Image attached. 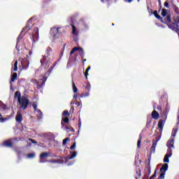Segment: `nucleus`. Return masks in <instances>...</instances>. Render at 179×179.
I'll return each mask as SVG.
<instances>
[{
  "label": "nucleus",
  "mask_w": 179,
  "mask_h": 179,
  "mask_svg": "<svg viewBox=\"0 0 179 179\" xmlns=\"http://www.w3.org/2000/svg\"><path fill=\"white\" fill-rule=\"evenodd\" d=\"M154 15H155V17L157 19H158L159 20H161V22H162V20H163V18H162V17L159 14H157V11L155 10L154 12Z\"/></svg>",
  "instance_id": "28"
},
{
  "label": "nucleus",
  "mask_w": 179,
  "mask_h": 179,
  "mask_svg": "<svg viewBox=\"0 0 179 179\" xmlns=\"http://www.w3.org/2000/svg\"><path fill=\"white\" fill-rule=\"evenodd\" d=\"M32 107H33L34 111H36V110H38V108H37V103L36 102L33 103Z\"/></svg>",
  "instance_id": "42"
},
{
  "label": "nucleus",
  "mask_w": 179,
  "mask_h": 179,
  "mask_svg": "<svg viewBox=\"0 0 179 179\" xmlns=\"http://www.w3.org/2000/svg\"><path fill=\"white\" fill-rule=\"evenodd\" d=\"M75 148H76V143H73V144L70 147V149L72 150Z\"/></svg>",
  "instance_id": "47"
},
{
  "label": "nucleus",
  "mask_w": 179,
  "mask_h": 179,
  "mask_svg": "<svg viewBox=\"0 0 179 179\" xmlns=\"http://www.w3.org/2000/svg\"><path fill=\"white\" fill-rule=\"evenodd\" d=\"M57 64H58V62H55L53 65L50 66V68L48 69V72H46L45 73V75L43 76V80L40 79L39 81L36 83L37 89H41L43 87V86H45V81L47 80V78H48V76H50V73H51L52 72V69H54V68H55Z\"/></svg>",
  "instance_id": "1"
},
{
  "label": "nucleus",
  "mask_w": 179,
  "mask_h": 179,
  "mask_svg": "<svg viewBox=\"0 0 179 179\" xmlns=\"http://www.w3.org/2000/svg\"><path fill=\"white\" fill-rule=\"evenodd\" d=\"M90 66H89L85 71V76L86 79H87V76H89V71H90Z\"/></svg>",
  "instance_id": "32"
},
{
  "label": "nucleus",
  "mask_w": 179,
  "mask_h": 179,
  "mask_svg": "<svg viewBox=\"0 0 179 179\" xmlns=\"http://www.w3.org/2000/svg\"><path fill=\"white\" fill-rule=\"evenodd\" d=\"M174 9H175L176 13H177V15H179L178 8L177 6H175V7H174Z\"/></svg>",
  "instance_id": "48"
},
{
  "label": "nucleus",
  "mask_w": 179,
  "mask_h": 179,
  "mask_svg": "<svg viewBox=\"0 0 179 179\" xmlns=\"http://www.w3.org/2000/svg\"><path fill=\"white\" fill-rule=\"evenodd\" d=\"M173 21L175 22H172V23L168 24V27H169V29H171V30H173V31H176V33H178V31H179V29H178L179 15L174 16Z\"/></svg>",
  "instance_id": "2"
},
{
  "label": "nucleus",
  "mask_w": 179,
  "mask_h": 179,
  "mask_svg": "<svg viewBox=\"0 0 179 179\" xmlns=\"http://www.w3.org/2000/svg\"><path fill=\"white\" fill-rule=\"evenodd\" d=\"M21 65H22V69H24V70L27 69V68H29V61L22 60L21 62Z\"/></svg>",
  "instance_id": "13"
},
{
  "label": "nucleus",
  "mask_w": 179,
  "mask_h": 179,
  "mask_svg": "<svg viewBox=\"0 0 179 179\" xmlns=\"http://www.w3.org/2000/svg\"><path fill=\"white\" fill-rule=\"evenodd\" d=\"M169 170V164H164L160 169V171H167Z\"/></svg>",
  "instance_id": "23"
},
{
  "label": "nucleus",
  "mask_w": 179,
  "mask_h": 179,
  "mask_svg": "<svg viewBox=\"0 0 179 179\" xmlns=\"http://www.w3.org/2000/svg\"><path fill=\"white\" fill-rule=\"evenodd\" d=\"M171 157H169L167 155H165L164 158V163H169L170 162V159Z\"/></svg>",
  "instance_id": "33"
},
{
  "label": "nucleus",
  "mask_w": 179,
  "mask_h": 179,
  "mask_svg": "<svg viewBox=\"0 0 179 179\" xmlns=\"http://www.w3.org/2000/svg\"><path fill=\"white\" fill-rule=\"evenodd\" d=\"M1 122H3V121H6V118H0Z\"/></svg>",
  "instance_id": "57"
},
{
  "label": "nucleus",
  "mask_w": 179,
  "mask_h": 179,
  "mask_svg": "<svg viewBox=\"0 0 179 179\" xmlns=\"http://www.w3.org/2000/svg\"><path fill=\"white\" fill-rule=\"evenodd\" d=\"M158 2L159 3V5H162V1L161 0H158Z\"/></svg>",
  "instance_id": "60"
},
{
  "label": "nucleus",
  "mask_w": 179,
  "mask_h": 179,
  "mask_svg": "<svg viewBox=\"0 0 179 179\" xmlns=\"http://www.w3.org/2000/svg\"><path fill=\"white\" fill-rule=\"evenodd\" d=\"M66 43H64V48H63L64 50H65V47H66Z\"/></svg>",
  "instance_id": "61"
},
{
  "label": "nucleus",
  "mask_w": 179,
  "mask_h": 179,
  "mask_svg": "<svg viewBox=\"0 0 179 179\" xmlns=\"http://www.w3.org/2000/svg\"><path fill=\"white\" fill-rule=\"evenodd\" d=\"M47 162H48V160H45V161L41 160V161H39V162H41V163H47Z\"/></svg>",
  "instance_id": "55"
},
{
  "label": "nucleus",
  "mask_w": 179,
  "mask_h": 179,
  "mask_svg": "<svg viewBox=\"0 0 179 179\" xmlns=\"http://www.w3.org/2000/svg\"><path fill=\"white\" fill-rule=\"evenodd\" d=\"M141 171L138 170V173L137 174V176H136V178L138 179L139 178V177H141Z\"/></svg>",
  "instance_id": "52"
},
{
  "label": "nucleus",
  "mask_w": 179,
  "mask_h": 179,
  "mask_svg": "<svg viewBox=\"0 0 179 179\" xmlns=\"http://www.w3.org/2000/svg\"><path fill=\"white\" fill-rule=\"evenodd\" d=\"M35 156H36V154H34L33 152L27 155V157L29 159H33Z\"/></svg>",
  "instance_id": "38"
},
{
  "label": "nucleus",
  "mask_w": 179,
  "mask_h": 179,
  "mask_svg": "<svg viewBox=\"0 0 179 179\" xmlns=\"http://www.w3.org/2000/svg\"><path fill=\"white\" fill-rule=\"evenodd\" d=\"M69 138H66L63 140V145H66V142H68Z\"/></svg>",
  "instance_id": "44"
},
{
  "label": "nucleus",
  "mask_w": 179,
  "mask_h": 179,
  "mask_svg": "<svg viewBox=\"0 0 179 179\" xmlns=\"http://www.w3.org/2000/svg\"><path fill=\"white\" fill-rule=\"evenodd\" d=\"M0 108H3V110H8V107L2 101H0Z\"/></svg>",
  "instance_id": "27"
},
{
  "label": "nucleus",
  "mask_w": 179,
  "mask_h": 179,
  "mask_svg": "<svg viewBox=\"0 0 179 179\" xmlns=\"http://www.w3.org/2000/svg\"><path fill=\"white\" fill-rule=\"evenodd\" d=\"M159 141H160V138H158L152 142V145L150 148L151 153H155V152H156V146H157V143Z\"/></svg>",
  "instance_id": "8"
},
{
  "label": "nucleus",
  "mask_w": 179,
  "mask_h": 179,
  "mask_svg": "<svg viewBox=\"0 0 179 179\" xmlns=\"http://www.w3.org/2000/svg\"><path fill=\"white\" fill-rule=\"evenodd\" d=\"M31 54H32V52H31V50H30V51L29 52V55H31Z\"/></svg>",
  "instance_id": "62"
},
{
  "label": "nucleus",
  "mask_w": 179,
  "mask_h": 179,
  "mask_svg": "<svg viewBox=\"0 0 179 179\" xmlns=\"http://www.w3.org/2000/svg\"><path fill=\"white\" fill-rule=\"evenodd\" d=\"M76 51H80V55L82 59H83V58H85V52L83 51V48H82L80 47L73 48L70 52V55H72V54H73V52H75Z\"/></svg>",
  "instance_id": "6"
},
{
  "label": "nucleus",
  "mask_w": 179,
  "mask_h": 179,
  "mask_svg": "<svg viewBox=\"0 0 179 179\" xmlns=\"http://www.w3.org/2000/svg\"><path fill=\"white\" fill-rule=\"evenodd\" d=\"M178 131V129H176V128L173 129L171 138H176Z\"/></svg>",
  "instance_id": "25"
},
{
  "label": "nucleus",
  "mask_w": 179,
  "mask_h": 179,
  "mask_svg": "<svg viewBox=\"0 0 179 179\" xmlns=\"http://www.w3.org/2000/svg\"><path fill=\"white\" fill-rule=\"evenodd\" d=\"M19 104L20 105L21 108H23V110H26L27 107L29 106V104H30V100L29 98L22 96L20 99L18 101Z\"/></svg>",
  "instance_id": "3"
},
{
  "label": "nucleus",
  "mask_w": 179,
  "mask_h": 179,
  "mask_svg": "<svg viewBox=\"0 0 179 179\" xmlns=\"http://www.w3.org/2000/svg\"><path fill=\"white\" fill-rule=\"evenodd\" d=\"M49 163H54V164H58L59 163V160L58 159H50L48 161Z\"/></svg>",
  "instance_id": "36"
},
{
  "label": "nucleus",
  "mask_w": 179,
  "mask_h": 179,
  "mask_svg": "<svg viewBox=\"0 0 179 179\" xmlns=\"http://www.w3.org/2000/svg\"><path fill=\"white\" fill-rule=\"evenodd\" d=\"M106 5H107L108 8H110L111 4L113 3L112 0H106Z\"/></svg>",
  "instance_id": "39"
},
{
  "label": "nucleus",
  "mask_w": 179,
  "mask_h": 179,
  "mask_svg": "<svg viewBox=\"0 0 179 179\" xmlns=\"http://www.w3.org/2000/svg\"><path fill=\"white\" fill-rule=\"evenodd\" d=\"M78 125L79 129H80V127H82V122H80V119H79V120H78Z\"/></svg>",
  "instance_id": "51"
},
{
  "label": "nucleus",
  "mask_w": 179,
  "mask_h": 179,
  "mask_svg": "<svg viewBox=\"0 0 179 179\" xmlns=\"http://www.w3.org/2000/svg\"><path fill=\"white\" fill-rule=\"evenodd\" d=\"M59 27H53L50 29V34L52 35L53 40H57L59 36V34H61V33H59Z\"/></svg>",
  "instance_id": "5"
},
{
  "label": "nucleus",
  "mask_w": 179,
  "mask_h": 179,
  "mask_svg": "<svg viewBox=\"0 0 179 179\" xmlns=\"http://www.w3.org/2000/svg\"><path fill=\"white\" fill-rule=\"evenodd\" d=\"M71 115V113H69V111L68 110H64V112L62 113V116L63 117H69Z\"/></svg>",
  "instance_id": "29"
},
{
  "label": "nucleus",
  "mask_w": 179,
  "mask_h": 179,
  "mask_svg": "<svg viewBox=\"0 0 179 179\" xmlns=\"http://www.w3.org/2000/svg\"><path fill=\"white\" fill-rule=\"evenodd\" d=\"M34 31H36V34H32V36H31V40L33 41V43H36V41H37V40H38V37L37 36H38V28H35Z\"/></svg>",
  "instance_id": "9"
},
{
  "label": "nucleus",
  "mask_w": 179,
  "mask_h": 179,
  "mask_svg": "<svg viewBox=\"0 0 179 179\" xmlns=\"http://www.w3.org/2000/svg\"><path fill=\"white\" fill-rule=\"evenodd\" d=\"M23 32H24L23 30H22L20 35L17 38V43H19V41H20V40H22V38H23V37L24 36V35H23Z\"/></svg>",
  "instance_id": "26"
},
{
  "label": "nucleus",
  "mask_w": 179,
  "mask_h": 179,
  "mask_svg": "<svg viewBox=\"0 0 179 179\" xmlns=\"http://www.w3.org/2000/svg\"><path fill=\"white\" fill-rule=\"evenodd\" d=\"M15 121L19 124H20L22 121H23V116L22 115V113H20V112L17 113V115L15 117Z\"/></svg>",
  "instance_id": "11"
},
{
  "label": "nucleus",
  "mask_w": 179,
  "mask_h": 179,
  "mask_svg": "<svg viewBox=\"0 0 179 179\" xmlns=\"http://www.w3.org/2000/svg\"><path fill=\"white\" fill-rule=\"evenodd\" d=\"M87 96H89V92L81 94V97H86Z\"/></svg>",
  "instance_id": "46"
},
{
  "label": "nucleus",
  "mask_w": 179,
  "mask_h": 179,
  "mask_svg": "<svg viewBox=\"0 0 179 179\" xmlns=\"http://www.w3.org/2000/svg\"><path fill=\"white\" fill-rule=\"evenodd\" d=\"M25 30H31V18L29 19V20L27 21V25L22 29V31H24Z\"/></svg>",
  "instance_id": "12"
},
{
  "label": "nucleus",
  "mask_w": 179,
  "mask_h": 179,
  "mask_svg": "<svg viewBox=\"0 0 179 179\" xmlns=\"http://www.w3.org/2000/svg\"><path fill=\"white\" fill-rule=\"evenodd\" d=\"M164 116L165 117L164 119H162L158 122V128L162 131H163V128L164 127V124L166 123V120H167V115L164 114Z\"/></svg>",
  "instance_id": "7"
},
{
  "label": "nucleus",
  "mask_w": 179,
  "mask_h": 179,
  "mask_svg": "<svg viewBox=\"0 0 179 179\" xmlns=\"http://www.w3.org/2000/svg\"><path fill=\"white\" fill-rule=\"evenodd\" d=\"M127 2L128 3H131V2H132V0H128Z\"/></svg>",
  "instance_id": "59"
},
{
  "label": "nucleus",
  "mask_w": 179,
  "mask_h": 179,
  "mask_svg": "<svg viewBox=\"0 0 179 179\" xmlns=\"http://www.w3.org/2000/svg\"><path fill=\"white\" fill-rule=\"evenodd\" d=\"M35 113L38 117V120H41L43 118V112H41V110L38 109L35 111Z\"/></svg>",
  "instance_id": "16"
},
{
  "label": "nucleus",
  "mask_w": 179,
  "mask_h": 179,
  "mask_svg": "<svg viewBox=\"0 0 179 179\" xmlns=\"http://www.w3.org/2000/svg\"><path fill=\"white\" fill-rule=\"evenodd\" d=\"M49 156H50V153L42 152L39 156V159H41V160H43V159H47V157H49Z\"/></svg>",
  "instance_id": "17"
},
{
  "label": "nucleus",
  "mask_w": 179,
  "mask_h": 179,
  "mask_svg": "<svg viewBox=\"0 0 179 179\" xmlns=\"http://www.w3.org/2000/svg\"><path fill=\"white\" fill-rule=\"evenodd\" d=\"M72 86H73V90L74 93H78V87H76V85H75V82L73 81L72 83Z\"/></svg>",
  "instance_id": "31"
},
{
  "label": "nucleus",
  "mask_w": 179,
  "mask_h": 179,
  "mask_svg": "<svg viewBox=\"0 0 179 179\" xmlns=\"http://www.w3.org/2000/svg\"><path fill=\"white\" fill-rule=\"evenodd\" d=\"M64 122H65L66 124H69V118L68 117H62V122H61L62 127H64Z\"/></svg>",
  "instance_id": "21"
},
{
  "label": "nucleus",
  "mask_w": 179,
  "mask_h": 179,
  "mask_svg": "<svg viewBox=\"0 0 179 179\" xmlns=\"http://www.w3.org/2000/svg\"><path fill=\"white\" fill-rule=\"evenodd\" d=\"M148 9L149 13H150V12H152V9H150V8H149V6H148Z\"/></svg>",
  "instance_id": "58"
},
{
  "label": "nucleus",
  "mask_w": 179,
  "mask_h": 179,
  "mask_svg": "<svg viewBox=\"0 0 179 179\" xmlns=\"http://www.w3.org/2000/svg\"><path fill=\"white\" fill-rule=\"evenodd\" d=\"M165 156L171 157V156H173V150H171V148H168L166 155H165Z\"/></svg>",
  "instance_id": "24"
},
{
  "label": "nucleus",
  "mask_w": 179,
  "mask_h": 179,
  "mask_svg": "<svg viewBox=\"0 0 179 179\" xmlns=\"http://www.w3.org/2000/svg\"><path fill=\"white\" fill-rule=\"evenodd\" d=\"M164 176H166V172H162L158 179H164Z\"/></svg>",
  "instance_id": "40"
},
{
  "label": "nucleus",
  "mask_w": 179,
  "mask_h": 179,
  "mask_svg": "<svg viewBox=\"0 0 179 179\" xmlns=\"http://www.w3.org/2000/svg\"><path fill=\"white\" fill-rule=\"evenodd\" d=\"M152 117L154 120H159V113H157V111L156 110H153L152 112Z\"/></svg>",
  "instance_id": "20"
},
{
  "label": "nucleus",
  "mask_w": 179,
  "mask_h": 179,
  "mask_svg": "<svg viewBox=\"0 0 179 179\" xmlns=\"http://www.w3.org/2000/svg\"><path fill=\"white\" fill-rule=\"evenodd\" d=\"M76 105L77 106V107H82V102H76Z\"/></svg>",
  "instance_id": "49"
},
{
  "label": "nucleus",
  "mask_w": 179,
  "mask_h": 179,
  "mask_svg": "<svg viewBox=\"0 0 179 179\" xmlns=\"http://www.w3.org/2000/svg\"><path fill=\"white\" fill-rule=\"evenodd\" d=\"M17 79V73H13L10 77V82H15Z\"/></svg>",
  "instance_id": "22"
},
{
  "label": "nucleus",
  "mask_w": 179,
  "mask_h": 179,
  "mask_svg": "<svg viewBox=\"0 0 179 179\" xmlns=\"http://www.w3.org/2000/svg\"><path fill=\"white\" fill-rule=\"evenodd\" d=\"M76 156H78V152L74 151L71 155L66 157V160H72V159H75Z\"/></svg>",
  "instance_id": "18"
},
{
  "label": "nucleus",
  "mask_w": 179,
  "mask_h": 179,
  "mask_svg": "<svg viewBox=\"0 0 179 179\" xmlns=\"http://www.w3.org/2000/svg\"><path fill=\"white\" fill-rule=\"evenodd\" d=\"M29 141H30V142H31V143H34V145H37V141L35 140H33L31 138H29Z\"/></svg>",
  "instance_id": "45"
},
{
  "label": "nucleus",
  "mask_w": 179,
  "mask_h": 179,
  "mask_svg": "<svg viewBox=\"0 0 179 179\" xmlns=\"http://www.w3.org/2000/svg\"><path fill=\"white\" fill-rule=\"evenodd\" d=\"M152 178H156V171L155 172V173L150 177V179Z\"/></svg>",
  "instance_id": "54"
},
{
  "label": "nucleus",
  "mask_w": 179,
  "mask_h": 179,
  "mask_svg": "<svg viewBox=\"0 0 179 179\" xmlns=\"http://www.w3.org/2000/svg\"><path fill=\"white\" fill-rule=\"evenodd\" d=\"M164 6H165V8H170V6H169V2L166 1L164 3Z\"/></svg>",
  "instance_id": "53"
},
{
  "label": "nucleus",
  "mask_w": 179,
  "mask_h": 179,
  "mask_svg": "<svg viewBox=\"0 0 179 179\" xmlns=\"http://www.w3.org/2000/svg\"><path fill=\"white\" fill-rule=\"evenodd\" d=\"M166 15H167V10H166L165 8H163L162 11V16H163V17H165Z\"/></svg>",
  "instance_id": "35"
},
{
  "label": "nucleus",
  "mask_w": 179,
  "mask_h": 179,
  "mask_svg": "<svg viewBox=\"0 0 179 179\" xmlns=\"http://www.w3.org/2000/svg\"><path fill=\"white\" fill-rule=\"evenodd\" d=\"M71 26L72 27V34H73V36H76V27H75V25H73V24H71Z\"/></svg>",
  "instance_id": "30"
},
{
  "label": "nucleus",
  "mask_w": 179,
  "mask_h": 179,
  "mask_svg": "<svg viewBox=\"0 0 179 179\" xmlns=\"http://www.w3.org/2000/svg\"><path fill=\"white\" fill-rule=\"evenodd\" d=\"M66 129H69L71 132H75V129L73 127H66Z\"/></svg>",
  "instance_id": "43"
},
{
  "label": "nucleus",
  "mask_w": 179,
  "mask_h": 179,
  "mask_svg": "<svg viewBox=\"0 0 179 179\" xmlns=\"http://www.w3.org/2000/svg\"><path fill=\"white\" fill-rule=\"evenodd\" d=\"M171 22V17H170V15H167L166 17H165L164 20H162V22L164 23L165 24H170L168 23H170Z\"/></svg>",
  "instance_id": "14"
},
{
  "label": "nucleus",
  "mask_w": 179,
  "mask_h": 179,
  "mask_svg": "<svg viewBox=\"0 0 179 179\" xmlns=\"http://www.w3.org/2000/svg\"><path fill=\"white\" fill-rule=\"evenodd\" d=\"M166 146L169 148H172V149H174V138H170L166 143Z\"/></svg>",
  "instance_id": "10"
},
{
  "label": "nucleus",
  "mask_w": 179,
  "mask_h": 179,
  "mask_svg": "<svg viewBox=\"0 0 179 179\" xmlns=\"http://www.w3.org/2000/svg\"><path fill=\"white\" fill-rule=\"evenodd\" d=\"M13 71L14 72H16V71H17V60H16L14 63Z\"/></svg>",
  "instance_id": "37"
},
{
  "label": "nucleus",
  "mask_w": 179,
  "mask_h": 179,
  "mask_svg": "<svg viewBox=\"0 0 179 179\" xmlns=\"http://www.w3.org/2000/svg\"><path fill=\"white\" fill-rule=\"evenodd\" d=\"M4 146H6V148H12L13 146V142L10 140H7L3 142Z\"/></svg>",
  "instance_id": "15"
},
{
  "label": "nucleus",
  "mask_w": 179,
  "mask_h": 179,
  "mask_svg": "<svg viewBox=\"0 0 179 179\" xmlns=\"http://www.w3.org/2000/svg\"><path fill=\"white\" fill-rule=\"evenodd\" d=\"M14 99H17L18 101L20 100V99H22V94L20 93V91H17L15 92Z\"/></svg>",
  "instance_id": "19"
},
{
  "label": "nucleus",
  "mask_w": 179,
  "mask_h": 179,
  "mask_svg": "<svg viewBox=\"0 0 179 179\" xmlns=\"http://www.w3.org/2000/svg\"><path fill=\"white\" fill-rule=\"evenodd\" d=\"M85 90L88 92V93L90 92V83H87L85 86Z\"/></svg>",
  "instance_id": "41"
},
{
  "label": "nucleus",
  "mask_w": 179,
  "mask_h": 179,
  "mask_svg": "<svg viewBox=\"0 0 179 179\" xmlns=\"http://www.w3.org/2000/svg\"><path fill=\"white\" fill-rule=\"evenodd\" d=\"M142 141V136H139V138H138V142H137V148H141V141Z\"/></svg>",
  "instance_id": "34"
},
{
  "label": "nucleus",
  "mask_w": 179,
  "mask_h": 179,
  "mask_svg": "<svg viewBox=\"0 0 179 179\" xmlns=\"http://www.w3.org/2000/svg\"><path fill=\"white\" fill-rule=\"evenodd\" d=\"M157 108H158V110H160V107H158Z\"/></svg>",
  "instance_id": "64"
},
{
  "label": "nucleus",
  "mask_w": 179,
  "mask_h": 179,
  "mask_svg": "<svg viewBox=\"0 0 179 179\" xmlns=\"http://www.w3.org/2000/svg\"><path fill=\"white\" fill-rule=\"evenodd\" d=\"M51 0H43V5H45L48 3V2H50Z\"/></svg>",
  "instance_id": "50"
},
{
  "label": "nucleus",
  "mask_w": 179,
  "mask_h": 179,
  "mask_svg": "<svg viewBox=\"0 0 179 179\" xmlns=\"http://www.w3.org/2000/svg\"><path fill=\"white\" fill-rule=\"evenodd\" d=\"M71 110H74V108H73V106H72V107H71Z\"/></svg>",
  "instance_id": "63"
},
{
  "label": "nucleus",
  "mask_w": 179,
  "mask_h": 179,
  "mask_svg": "<svg viewBox=\"0 0 179 179\" xmlns=\"http://www.w3.org/2000/svg\"><path fill=\"white\" fill-rule=\"evenodd\" d=\"M41 66L44 68V69H48V68H50V64H51V62L47 59L46 56H43V58L41 59Z\"/></svg>",
  "instance_id": "4"
},
{
  "label": "nucleus",
  "mask_w": 179,
  "mask_h": 179,
  "mask_svg": "<svg viewBox=\"0 0 179 179\" xmlns=\"http://www.w3.org/2000/svg\"><path fill=\"white\" fill-rule=\"evenodd\" d=\"M73 99H75V100H76V99H78V94H74Z\"/></svg>",
  "instance_id": "56"
}]
</instances>
